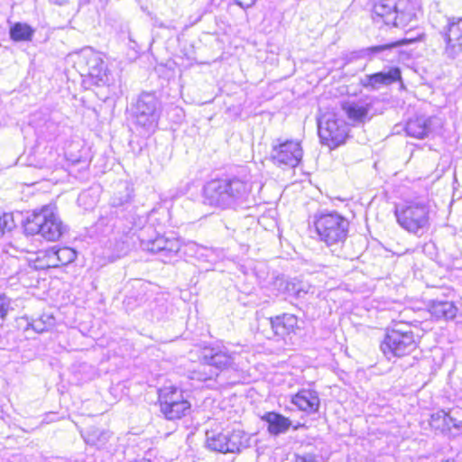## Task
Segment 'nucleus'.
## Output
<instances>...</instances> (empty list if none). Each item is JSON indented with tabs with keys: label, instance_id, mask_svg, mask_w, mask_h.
<instances>
[{
	"label": "nucleus",
	"instance_id": "f257e3e1",
	"mask_svg": "<svg viewBox=\"0 0 462 462\" xmlns=\"http://www.w3.org/2000/svg\"><path fill=\"white\" fill-rule=\"evenodd\" d=\"M252 183L236 175L214 179L203 187L204 205L220 209L235 208L248 200Z\"/></svg>",
	"mask_w": 462,
	"mask_h": 462
},
{
	"label": "nucleus",
	"instance_id": "f03ea898",
	"mask_svg": "<svg viewBox=\"0 0 462 462\" xmlns=\"http://www.w3.org/2000/svg\"><path fill=\"white\" fill-rule=\"evenodd\" d=\"M313 226L317 240L323 243L333 254L341 255L349 229L348 220L336 211L316 214Z\"/></svg>",
	"mask_w": 462,
	"mask_h": 462
},
{
	"label": "nucleus",
	"instance_id": "7ed1b4c3",
	"mask_svg": "<svg viewBox=\"0 0 462 462\" xmlns=\"http://www.w3.org/2000/svg\"><path fill=\"white\" fill-rule=\"evenodd\" d=\"M236 354L225 346H206L199 356L200 365L194 371L193 379L207 381L216 379L223 371L236 369Z\"/></svg>",
	"mask_w": 462,
	"mask_h": 462
},
{
	"label": "nucleus",
	"instance_id": "20e7f679",
	"mask_svg": "<svg viewBox=\"0 0 462 462\" xmlns=\"http://www.w3.org/2000/svg\"><path fill=\"white\" fill-rule=\"evenodd\" d=\"M23 228L27 235H40L51 242L59 240L65 231L56 207L52 205H45L39 210L32 212L23 222Z\"/></svg>",
	"mask_w": 462,
	"mask_h": 462
},
{
	"label": "nucleus",
	"instance_id": "39448f33",
	"mask_svg": "<svg viewBox=\"0 0 462 462\" xmlns=\"http://www.w3.org/2000/svg\"><path fill=\"white\" fill-rule=\"evenodd\" d=\"M416 18L411 0H376L373 7L375 23L405 28Z\"/></svg>",
	"mask_w": 462,
	"mask_h": 462
},
{
	"label": "nucleus",
	"instance_id": "423d86ee",
	"mask_svg": "<svg viewBox=\"0 0 462 462\" xmlns=\"http://www.w3.org/2000/svg\"><path fill=\"white\" fill-rule=\"evenodd\" d=\"M419 346V339L408 326V328H401L396 324L393 328L387 329L380 349L387 359L402 357L411 355Z\"/></svg>",
	"mask_w": 462,
	"mask_h": 462
},
{
	"label": "nucleus",
	"instance_id": "0eeeda50",
	"mask_svg": "<svg viewBox=\"0 0 462 462\" xmlns=\"http://www.w3.org/2000/svg\"><path fill=\"white\" fill-rule=\"evenodd\" d=\"M160 112V102L153 92H142L132 105L134 123L144 133H152L156 129Z\"/></svg>",
	"mask_w": 462,
	"mask_h": 462
},
{
	"label": "nucleus",
	"instance_id": "6e6552de",
	"mask_svg": "<svg viewBox=\"0 0 462 462\" xmlns=\"http://www.w3.org/2000/svg\"><path fill=\"white\" fill-rule=\"evenodd\" d=\"M160 412L168 420H180L188 415L191 409L190 402L184 392L176 386H164L158 390Z\"/></svg>",
	"mask_w": 462,
	"mask_h": 462
},
{
	"label": "nucleus",
	"instance_id": "1a4fd4ad",
	"mask_svg": "<svg viewBox=\"0 0 462 462\" xmlns=\"http://www.w3.org/2000/svg\"><path fill=\"white\" fill-rule=\"evenodd\" d=\"M75 63L81 75L88 76L93 85L104 86L108 83V70L102 54L92 48L82 49L77 54Z\"/></svg>",
	"mask_w": 462,
	"mask_h": 462
},
{
	"label": "nucleus",
	"instance_id": "9d476101",
	"mask_svg": "<svg viewBox=\"0 0 462 462\" xmlns=\"http://www.w3.org/2000/svg\"><path fill=\"white\" fill-rule=\"evenodd\" d=\"M250 436L243 430L207 432V447L220 453H240L250 446Z\"/></svg>",
	"mask_w": 462,
	"mask_h": 462
},
{
	"label": "nucleus",
	"instance_id": "9b49d317",
	"mask_svg": "<svg viewBox=\"0 0 462 462\" xmlns=\"http://www.w3.org/2000/svg\"><path fill=\"white\" fill-rule=\"evenodd\" d=\"M398 224L410 233L419 235L429 226V208L423 203H411L395 209Z\"/></svg>",
	"mask_w": 462,
	"mask_h": 462
},
{
	"label": "nucleus",
	"instance_id": "f8f14e48",
	"mask_svg": "<svg viewBox=\"0 0 462 462\" xmlns=\"http://www.w3.org/2000/svg\"><path fill=\"white\" fill-rule=\"evenodd\" d=\"M347 125L334 114H324L318 120L319 136L323 144L336 148L345 143L347 136Z\"/></svg>",
	"mask_w": 462,
	"mask_h": 462
},
{
	"label": "nucleus",
	"instance_id": "ddd939ff",
	"mask_svg": "<svg viewBox=\"0 0 462 462\" xmlns=\"http://www.w3.org/2000/svg\"><path fill=\"white\" fill-rule=\"evenodd\" d=\"M278 143H273L270 153L273 162L279 166L295 168L300 162L303 156V150L300 143L294 140H286L282 142L277 140Z\"/></svg>",
	"mask_w": 462,
	"mask_h": 462
},
{
	"label": "nucleus",
	"instance_id": "4468645a",
	"mask_svg": "<svg viewBox=\"0 0 462 462\" xmlns=\"http://www.w3.org/2000/svg\"><path fill=\"white\" fill-rule=\"evenodd\" d=\"M141 247L148 252L158 254L160 260L169 263L180 252L181 244L178 238L157 236L154 239H141Z\"/></svg>",
	"mask_w": 462,
	"mask_h": 462
},
{
	"label": "nucleus",
	"instance_id": "2eb2a0df",
	"mask_svg": "<svg viewBox=\"0 0 462 462\" xmlns=\"http://www.w3.org/2000/svg\"><path fill=\"white\" fill-rule=\"evenodd\" d=\"M443 36L446 42L445 54L455 60L462 54V18L449 20Z\"/></svg>",
	"mask_w": 462,
	"mask_h": 462
},
{
	"label": "nucleus",
	"instance_id": "dca6fc26",
	"mask_svg": "<svg viewBox=\"0 0 462 462\" xmlns=\"http://www.w3.org/2000/svg\"><path fill=\"white\" fill-rule=\"evenodd\" d=\"M439 125V119L436 116H416L407 121L405 132L411 137L423 139Z\"/></svg>",
	"mask_w": 462,
	"mask_h": 462
},
{
	"label": "nucleus",
	"instance_id": "f3484780",
	"mask_svg": "<svg viewBox=\"0 0 462 462\" xmlns=\"http://www.w3.org/2000/svg\"><path fill=\"white\" fill-rule=\"evenodd\" d=\"M401 79V70L397 67L391 68L388 71H380L374 74H366L360 78L359 84L370 91L378 90L382 87L389 86Z\"/></svg>",
	"mask_w": 462,
	"mask_h": 462
},
{
	"label": "nucleus",
	"instance_id": "a211bd4d",
	"mask_svg": "<svg viewBox=\"0 0 462 462\" xmlns=\"http://www.w3.org/2000/svg\"><path fill=\"white\" fill-rule=\"evenodd\" d=\"M291 403L300 411L313 413L319 410V397L313 390L302 389L291 396Z\"/></svg>",
	"mask_w": 462,
	"mask_h": 462
},
{
	"label": "nucleus",
	"instance_id": "6ab92c4d",
	"mask_svg": "<svg viewBox=\"0 0 462 462\" xmlns=\"http://www.w3.org/2000/svg\"><path fill=\"white\" fill-rule=\"evenodd\" d=\"M269 321L274 335L280 337L290 335L298 325L297 317L288 313L270 318Z\"/></svg>",
	"mask_w": 462,
	"mask_h": 462
},
{
	"label": "nucleus",
	"instance_id": "aec40b11",
	"mask_svg": "<svg viewBox=\"0 0 462 462\" xmlns=\"http://www.w3.org/2000/svg\"><path fill=\"white\" fill-rule=\"evenodd\" d=\"M262 420L268 424L267 430L273 436L286 433L291 426V420L289 418L275 411L266 412Z\"/></svg>",
	"mask_w": 462,
	"mask_h": 462
},
{
	"label": "nucleus",
	"instance_id": "412c9836",
	"mask_svg": "<svg viewBox=\"0 0 462 462\" xmlns=\"http://www.w3.org/2000/svg\"><path fill=\"white\" fill-rule=\"evenodd\" d=\"M371 106V104L364 102H345L342 104V109L347 117L355 123H365L370 120L368 114Z\"/></svg>",
	"mask_w": 462,
	"mask_h": 462
},
{
	"label": "nucleus",
	"instance_id": "4be33fe9",
	"mask_svg": "<svg viewBox=\"0 0 462 462\" xmlns=\"http://www.w3.org/2000/svg\"><path fill=\"white\" fill-rule=\"evenodd\" d=\"M429 311L436 319H453L457 312V308L452 301L431 300L429 303Z\"/></svg>",
	"mask_w": 462,
	"mask_h": 462
},
{
	"label": "nucleus",
	"instance_id": "5701e85b",
	"mask_svg": "<svg viewBox=\"0 0 462 462\" xmlns=\"http://www.w3.org/2000/svg\"><path fill=\"white\" fill-rule=\"evenodd\" d=\"M34 32V29L29 24L18 22L11 26L9 34L14 42H31Z\"/></svg>",
	"mask_w": 462,
	"mask_h": 462
},
{
	"label": "nucleus",
	"instance_id": "b1692460",
	"mask_svg": "<svg viewBox=\"0 0 462 462\" xmlns=\"http://www.w3.org/2000/svg\"><path fill=\"white\" fill-rule=\"evenodd\" d=\"M55 318L52 315L42 314L40 318L36 319L27 321L24 330L28 331L31 328L35 333L41 334L52 328L55 326Z\"/></svg>",
	"mask_w": 462,
	"mask_h": 462
},
{
	"label": "nucleus",
	"instance_id": "393cba45",
	"mask_svg": "<svg viewBox=\"0 0 462 462\" xmlns=\"http://www.w3.org/2000/svg\"><path fill=\"white\" fill-rule=\"evenodd\" d=\"M110 437V431L98 428H93L87 432L85 436V441L88 445L101 448L107 443Z\"/></svg>",
	"mask_w": 462,
	"mask_h": 462
},
{
	"label": "nucleus",
	"instance_id": "a878e982",
	"mask_svg": "<svg viewBox=\"0 0 462 462\" xmlns=\"http://www.w3.org/2000/svg\"><path fill=\"white\" fill-rule=\"evenodd\" d=\"M402 45L401 42H393L391 43L387 44H382L377 46H372L365 49H362L359 51L360 57H372L380 53H383L384 51H391L393 49L397 48Z\"/></svg>",
	"mask_w": 462,
	"mask_h": 462
},
{
	"label": "nucleus",
	"instance_id": "bb28decb",
	"mask_svg": "<svg viewBox=\"0 0 462 462\" xmlns=\"http://www.w3.org/2000/svg\"><path fill=\"white\" fill-rule=\"evenodd\" d=\"M13 310L11 298L5 293H0V328L3 327L8 313ZM0 348H5V346L1 341Z\"/></svg>",
	"mask_w": 462,
	"mask_h": 462
},
{
	"label": "nucleus",
	"instance_id": "cd10ccee",
	"mask_svg": "<svg viewBox=\"0 0 462 462\" xmlns=\"http://www.w3.org/2000/svg\"><path fill=\"white\" fill-rule=\"evenodd\" d=\"M58 262L66 265L73 262L76 258V252L69 247L60 248L55 252Z\"/></svg>",
	"mask_w": 462,
	"mask_h": 462
},
{
	"label": "nucleus",
	"instance_id": "c85d7f7f",
	"mask_svg": "<svg viewBox=\"0 0 462 462\" xmlns=\"http://www.w3.org/2000/svg\"><path fill=\"white\" fill-rule=\"evenodd\" d=\"M14 226L13 216L8 213H0V236L5 231H11Z\"/></svg>",
	"mask_w": 462,
	"mask_h": 462
},
{
	"label": "nucleus",
	"instance_id": "c756f323",
	"mask_svg": "<svg viewBox=\"0 0 462 462\" xmlns=\"http://www.w3.org/2000/svg\"><path fill=\"white\" fill-rule=\"evenodd\" d=\"M128 250V245L125 242H121L117 244L116 253L110 256H108L110 262H114L117 258L125 255Z\"/></svg>",
	"mask_w": 462,
	"mask_h": 462
},
{
	"label": "nucleus",
	"instance_id": "7c9ffc66",
	"mask_svg": "<svg viewBox=\"0 0 462 462\" xmlns=\"http://www.w3.org/2000/svg\"><path fill=\"white\" fill-rule=\"evenodd\" d=\"M296 462H318V460L315 455L305 454L303 456H299L296 459Z\"/></svg>",
	"mask_w": 462,
	"mask_h": 462
},
{
	"label": "nucleus",
	"instance_id": "2f4dec72",
	"mask_svg": "<svg viewBox=\"0 0 462 462\" xmlns=\"http://www.w3.org/2000/svg\"><path fill=\"white\" fill-rule=\"evenodd\" d=\"M234 2L241 8L247 9L254 5L255 0H234Z\"/></svg>",
	"mask_w": 462,
	"mask_h": 462
},
{
	"label": "nucleus",
	"instance_id": "473e14b6",
	"mask_svg": "<svg viewBox=\"0 0 462 462\" xmlns=\"http://www.w3.org/2000/svg\"><path fill=\"white\" fill-rule=\"evenodd\" d=\"M293 293L298 297V298H300L302 297L303 294H306L307 291H303L301 289H297V290H294L293 289Z\"/></svg>",
	"mask_w": 462,
	"mask_h": 462
},
{
	"label": "nucleus",
	"instance_id": "72a5a7b5",
	"mask_svg": "<svg viewBox=\"0 0 462 462\" xmlns=\"http://www.w3.org/2000/svg\"><path fill=\"white\" fill-rule=\"evenodd\" d=\"M88 196V192H82L79 196V201L81 202V201H84L87 197Z\"/></svg>",
	"mask_w": 462,
	"mask_h": 462
},
{
	"label": "nucleus",
	"instance_id": "f704fd0d",
	"mask_svg": "<svg viewBox=\"0 0 462 462\" xmlns=\"http://www.w3.org/2000/svg\"><path fill=\"white\" fill-rule=\"evenodd\" d=\"M51 3L55 5H61L67 2V0H50Z\"/></svg>",
	"mask_w": 462,
	"mask_h": 462
},
{
	"label": "nucleus",
	"instance_id": "c9c22d12",
	"mask_svg": "<svg viewBox=\"0 0 462 462\" xmlns=\"http://www.w3.org/2000/svg\"><path fill=\"white\" fill-rule=\"evenodd\" d=\"M442 413H443V419H444V420H447V418H448L450 421L452 420V418H451V417H449L448 414H446V413H444V412H442ZM445 423H446V424H448V422H447V421H445Z\"/></svg>",
	"mask_w": 462,
	"mask_h": 462
},
{
	"label": "nucleus",
	"instance_id": "e433bc0d",
	"mask_svg": "<svg viewBox=\"0 0 462 462\" xmlns=\"http://www.w3.org/2000/svg\"><path fill=\"white\" fill-rule=\"evenodd\" d=\"M112 204H113V206H114V207H117V206L122 205V202H118V203H117V202L116 201V199H114V200H113V202H112Z\"/></svg>",
	"mask_w": 462,
	"mask_h": 462
},
{
	"label": "nucleus",
	"instance_id": "4c0bfd02",
	"mask_svg": "<svg viewBox=\"0 0 462 462\" xmlns=\"http://www.w3.org/2000/svg\"><path fill=\"white\" fill-rule=\"evenodd\" d=\"M453 426L456 428H459V425H457V423H454Z\"/></svg>",
	"mask_w": 462,
	"mask_h": 462
},
{
	"label": "nucleus",
	"instance_id": "58836bf2",
	"mask_svg": "<svg viewBox=\"0 0 462 462\" xmlns=\"http://www.w3.org/2000/svg\"><path fill=\"white\" fill-rule=\"evenodd\" d=\"M286 290L290 291L289 283L286 286Z\"/></svg>",
	"mask_w": 462,
	"mask_h": 462
}]
</instances>
